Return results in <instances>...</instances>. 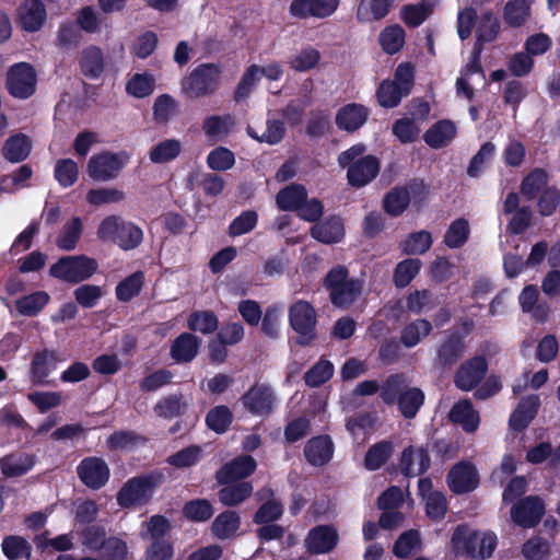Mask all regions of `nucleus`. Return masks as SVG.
<instances>
[{
  "label": "nucleus",
  "instance_id": "f257e3e1",
  "mask_svg": "<svg viewBox=\"0 0 560 560\" xmlns=\"http://www.w3.org/2000/svg\"><path fill=\"white\" fill-rule=\"evenodd\" d=\"M366 145L355 143L339 153L338 165L347 168V182L353 188H362L376 178L381 170L380 160L372 154L363 155Z\"/></svg>",
  "mask_w": 560,
  "mask_h": 560
},
{
  "label": "nucleus",
  "instance_id": "f03ea898",
  "mask_svg": "<svg viewBox=\"0 0 560 560\" xmlns=\"http://www.w3.org/2000/svg\"><path fill=\"white\" fill-rule=\"evenodd\" d=\"M164 481L165 475L159 469L131 477L117 492V504L122 509L148 505Z\"/></svg>",
  "mask_w": 560,
  "mask_h": 560
},
{
  "label": "nucleus",
  "instance_id": "7ed1b4c3",
  "mask_svg": "<svg viewBox=\"0 0 560 560\" xmlns=\"http://www.w3.org/2000/svg\"><path fill=\"white\" fill-rule=\"evenodd\" d=\"M323 285L329 293L330 303L341 310L349 308L363 291V281L350 278L343 265L332 267L324 277Z\"/></svg>",
  "mask_w": 560,
  "mask_h": 560
},
{
  "label": "nucleus",
  "instance_id": "20e7f679",
  "mask_svg": "<svg viewBox=\"0 0 560 560\" xmlns=\"http://www.w3.org/2000/svg\"><path fill=\"white\" fill-rule=\"evenodd\" d=\"M221 73L217 63H200L182 80V92L190 100L210 97L219 90Z\"/></svg>",
  "mask_w": 560,
  "mask_h": 560
},
{
  "label": "nucleus",
  "instance_id": "39448f33",
  "mask_svg": "<svg viewBox=\"0 0 560 560\" xmlns=\"http://www.w3.org/2000/svg\"><path fill=\"white\" fill-rule=\"evenodd\" d=\"M97 237L102 241H112L124 250H131L142 243L143 232L132 222L117 215H108L100 223Z\"/></svg>",
  "mask_w": 560,
  "mask_h": 560
},
{
  "label": "nucleus",
  "instance_id": "423d86ee",
  "mask_svg": "<svg viewBox=\"0 0 560 560\" xmlns=\"http://www.w3.org/2000/svg\"><path fill=\"white\" fill-rule=\"evenodd\" d=\"M98 269L94 258L84 254L62 256L49 268V275L60 281L78 284L89 280Z\"/></svg>",
  "mask_w": 560,
  "mask_h": 560
},
{
  "label": "nucleus",
  "instance_id": "0eeeda50",
  "mask_svg": "<svg viewBox=\"0 0 560 560\" xmlns=\"http://www.w3.org/2000/svg\"><path fill=\"white\" fill-rule=\"evenodd\" d=\"M288 319L290 327L298 335L299 346H311L317 339V313L308 301L298 300L292 303L288 311Z\"/></svg>",
  "mask_w": 560,
  "mask_h": 560
},
{
  "label": "nucleus",
  "instance_id": "6e6552de",
  "mask_svg": "<svg viewBox=\"0 0 560 560\" xmlns=\"http://www.w3.org/2000/svg\"><path fill=\"white\" fill-rule=\"evenodd\" d=\"M128 161L126 151H102L90 158L86 171L93 180L108 182L118 177Z\"/></svg>",
  "mask_w": 560,
  "mask_h": 560
},
{
  "label": "nucleus",
  "instance_id": "1a4fd4ad",
  "mask_svg": "<svg viewBox=\"0 0 560 560\" xmlns=\"http://www.w3.org/2000/svg\"><path fill=\"white\" fill-rule=\"evenodd\" d=\"M244 409L254 417L268 418L277 406V395L267 383H254L240 398Z\"/></svg>",
  "mask_w": 560,
  "mask_h": 560
},
{
  "label": "nucleus",
  "instance_id": "9d476101",
  "mask_svg": "<svg viewBox=\"0 0 560 560\" xmlns=\"http://www.w3.org/2000/svg\"><path fill=\"white\" fill-rule=\"evenodd\" d=\"M37 73L28 62L13 65L8 71L7 89L9 93L20 100H27L36 92Z\"/></svg>",
  "mask_w": 560,
  "mask_h": 560
},
{
  "label": "nucleus",
  "instance_id": "9b49d317",
  "mask_svg": "<svg viewBox=\"0 0 560 560\" xmlns=\"http://www.w3.org/2000/svg\"><path fill=\"white\" fill-rule=\"evenodd\" d=\"M545 512L544 500L538 495H528L515 502L511 508L510 514L512 521L517 526L533 528L540 523Z\"/></svg>",
  "mask_w": 560,
  "mask_h": 560
},
{
  "label": "nucleus",
  "instance_id": "f8f14e48",
  "mask_svg": "<svg viewBox=\"0 0 560 560\" xmlns=\"http://www.w3.org/2000/svg\"><path fill=\"white\" fill-rule=\"evenodd\" d=\"M80 481L92 490H100L109 480L110 469L102 457H84L77 466Z\"/></svg>",
  "mask_w": 560,
  "mask_h": 560
},
{
  "label": "nucleus",
  "instance_id": "ddd939ff",
  "mask_svg": "<svg viewBox=\"0 0 560 560\" xmlns=\"http://www.w3.org/2000/svg\"><path fill=\"white\" fill-rule=\"evenodd\" d=\"M465 347V336L458 330L451 331L438 347L434 366L443 371L452 370L463 358Z\"/></svg>",
  "mask_w": 560,
  "mask_h": 560
},
{
  "label": "nucleus",
  "instance_id": "4468645a",
  "mask_svg": "<svg viewBox=\"0 0 560 560\" xmlns=\"http://www.w3.org/2000/svg\"><path fill=\"white\" fill-rule=\"evenodd\" d=\"M488 372V361L483 355H475L463 362L454 375L455 386L464 392L476 388Z\"/></svg>",
  "mask_w": 560,
  "mask_h": 560
},
{
  "label": "nucleus",
  "instance_id": "2eb2a0df",
  "mask_svg": "<svg viewBox=\"0 0 560 560\" xmlns=\"http://www.w3.org/2000/svg\"><path fill=\"white\" fill-rule=\"evenodd\" d=\"M446 482L454 494L472 492L479 486L477 468L469 462H459L447 472Z\"/></svg>",
  "mask_w": 560,
  "mask_h": 560
},
{
  "label": "nucleus",
  "instance_id": "dca6fc26",
  "mask_svg": "<svg viewBox=\"0 0 560 560\" xmlns=\"http://www.w3.org/2000/svg\"><path fill=\"white\" fill-rule=\"evenodd\" d=\"M431 467L429 445L405 447L399 458V469L404 477L422 476Z\"/></svg>",
  "mask_w": 560,
  "mask_h": 560
},
{
  "label": "nucleus",
  "instance_id": "f3484780",
  "mask_svg": "<svg viewBox=\"0 0 560 560\" xmlns=\"http://www.w3.org/2000/svg\"><path fill=\"white\" fill-rule=\"evenodd\" d=\"M340 0H292L289 5L291 16L299 20L327 19L338 9Z\"/></svg>",
  "mask_w": 560,
  "mask_h": 560
},
{
  "label": "nucleus",
  "instance_id": "a211bd4d",
  "mask_svg": "<svg viewBox=\"0 0 560 560\" xmlns=\"http://www.w3.org/2000/svg\"><path fill=\"white\" fill-rule=\"evenodd\" d=\"M257 462L250 455H240L222 465L215 471V480L218 485H228L232 482L244 481L255 472Z\"/></svg>",
  "mask_w": 560,
  "mask_h": 560
},
{
  "label": "nucleus",
  "instance_id": "6ab92c4d",
  "mask_svg": "<svg viewBox=\"0 0 560 560\" xmlns=\"http://www.w3.org/2000/svg\"><path fill=\"white\" fill-rule=\"evenodd\" d=\"M371 115V109L361 103H348L338 108L335 124L341 131L353 133L361 129Z\"/></svg>",
  "mask_w": 560,
  "mask_h": 560
},
{
  "label": "nucleus",
  "instance_id": "aec40b11",
  "mask_svg": "<svg viewBox=\"0 0 560 560\" xmlns=\"http://www.w3.org/2000/svg\"><path fill=\"white\" fill-rule=\"evenodd\" d=\"M58 357L56 351L44 349L34 353L30 366V381L34 386L49 384L48 376L56 369Z\"/></svg>",
  "mask_w": 560,
  "mask_h": 560
},
{
  "label": "nucleus",
  "instance_id": "412c9836",
  "mask_svg": "<svg viewBox=\"0 0 560 560\" xmlns=\"http://www.w3.org/2000/svg\"><path fill=\"white\" fill-rule=\"evenodd\" d=\"M338 539V533L332 526L317 525L308 532L305 546L311 555H323L331 551Z\"/></svg>",
  "mask_w": 560,
  "mask_h": 560
},
{
  "label": "nucleus",
  "instance_id": "4be33fe9",
  "mask_svg": "<svg viewBox=\"0 0 560 560\" xmlns=\"http://www.w3.org/2000/svg\"><path fill=\"white\" fill-rule=\"evenodd\" d=\"M335 445L331 438L327 434L313 436L304 446V456L308 464L314 467H323L328 464L334 456Z\"/></svg>",
  "mask_w": 560,
  "mask_h": 560
},
{
  "label": "nucleus",
  "instance_id": "5701e85b",
  "mask_svg": "<svg viewBox=\"0 0 560 560\" xmlns=\"http://www.w3.org/2000/svg\"><path fill=\"white\" fill-rule=\"evenodd\" d=\"M201 346V339L192 332L179 334L171 343L170 355L175 363L186 364L192 362Z\"/></svg>",
  "mask_w": 560,
  "mask_h": 560
},
{
  "label": "nucleus",
  "instance_id": "b1692460",
  "mask_svg": "<svg viewBox=\"0 0 560 560\" xmlns=\"http://www.w3.org/2000/svg\"><path fill=\"white\" fill-rule=\"evenodd\" d=\"M540 407V398L536 394L522 397L517 407L511 413L509 425L514 432H523L535 419Z\"/></svg>",
  "mask_w": 560,
  "mask_h": 560
},
{
  "label": "nucleus",
  "instance_id": "393cba45",
  "mask_svg": "<svg viewBox=\"0 0 560 560\" xmlns=\"http://www.w3.org/2000/svg\"><path fill=\"white\" fill-rule=\"evenodd\" d=\"M47 20V12L42 0H24L19 10V24L28 33L38 32Z\"/></svg>",
  "mask_w": 560,
  "mask_h": 560
},
{
  "label": "nucleus",
  "instance_id": "a878e982",
  "mask_svg": "<svg viewBox=\"0 0 560 560\" xmlns=\"http://www.w3.org/2000/svg\"><path fill=\"white\" fill-rule=\"evenodd\" d=\"M345 233L343 220L335 214L315 223L310 230L311 236L323 244L339 243Z\"/></svg>",
  "mask_w": 560,
  "mask_h": 560
},
{
  "label": "nucleus",
  "instance_id": "bb28decb",
  "mask_svg": "<svg viewBox=\"0 0 560 560\" xmlns=\"http://www.w3.org/2000/svg\"><path fill=\"white\" fill-rule=\"evenodd\" d=\"M448 419L459 424L466 433H474L480 422L479 413L474 409L469 399H463L454 404L448 413Z\"/></svg>",
  "mask_w": 560,
  "mask_h": 560
},
{
  "label": "nucleus",
  "instance_id": "cd10ccee",
  "mask_svg": "<svg viewBox=\"0 0 560 560\" xmlns=\"http://www.w3.org/2000/svg\"><path fill=\"white\" fill-rule=\"evenodd\" d=\"M456 133V125L450 119H442L424 132L423 140L432 149H442L453 141Z\"/></svg>",
  "mask_w": 560,
  "mask_h": 560
},
{
  "label": "nucleus",
  "instance_id": "c85d7f7f",
  "mask_svg": "<svg viewBox=\"0 0 560 560\" xmlns=\"http://www.w3.org/2000/svg\"><path fill=\"white\" fill-rule=\"evenodd\" d=\"M36 464L33 454H9L0 459V469L4 477L15 478L26 475Z\"/></svg>",
  "mask_w": 560,
  "mask_h": 560
},
{
  "label": "nucleus",
  "instance_id": "c756f323",
  "mask_svg": "<svg viewBox=\"0 0 560 560\" xmlns=\"http://www.w3.org/2000/svg\"><path fill=\"white\" fill-rule=\"evenodd\" d=\"M307 198V189L304 185L292 183L280 189L276 196V202L281 211L296 212Z\"/></svg>",
  "mask_w": 560,
  "mask_h": 560
},
{
  "label": "nucleus",
  "instance_id": "7c9ffc66",
  "mask_svg": "<svg viewBox=\"0 0 560 560\" xmlns=\"http://www.w3.org/2000/svg\"><path fill=\"white\" fill-rule=\"evenodd\" d=\"M480 533L470 530L465 524H459L452 535V545L456 552L465 553L468 557H477V547L479 544Z\"/></svg>",
  "mask_w": 560,
  "mask_h": 560
},
{
  "label": "nucleus",
  "instance_id": "2f4dec72",
  "mask_svg": "<svg viewBox=\"0 0 560 560\" xmlns=\"http://www.w3.org/2000/svg\"><path fill=\"white\" fill-rule=\"evenodd\" d=\"M32 150V142L24 133L9 137L2 148V156L10 163H20L26 160Z\"/></svg>",
  "mask_w": 560,
  "mask_h": 560
},
{
  "label": "nucleus",
  "instance_id": "473e14b6",
  "mask_svg": "<svg viewBox=\"0 0 560 560\" xmlns=\"http://www.w3.org/2000/svg\"><path fill=\"white\" fill-rule=\"evenodd\" d=\"M80 70L88 79H98L104 72V56L100 47L84 48L79 58Z\"/></svg>",
  "mask_w": 560,
  "mask_h": 560
},
{
  "label": "nucleus",
  "instance_id": "72a5a7b5",
  "mask_svg": "<svg viewBox=\"0 0 560 560\" xmlns=\"http://www.w3.org/2000/svg\"><path fill=\"white\" fill-rule=\"evenodd\" d=\"M222 486L223 488L218 491V499L224 506H236L247 500L253 493L250 481H235Z\"/></svg>",
  "mask_w": 560,
  "mask_h": 560
},
{
  "label": "nucleus",
  "instance_id": "f704fd0d",
  "mask_svg": "<svg viewBox=\"0 0 560 560\" xmlns=\"http://www.w3.org/2000/svg\"><path fill=\"white\" fill-rule=\"evenodd\" d=\"M188 408L187 401L183 394H170L158 400L153 407L154 413L163 419H174L186 413Z\"/></svg>",
  "mask_w": 560,
  "mask_h": 560
},
{
  "label": "nucleus",
  "instance_id": "c9c22d12",
  "mask_svg": "<svg viewBox=\"0 0 560 560\" xmlns=\"http://www.w3.org/2000/svg\"><path fill=\"white\" fill-rule=\"evenodd\" d=\"M241 527V516L236 511L225 510L213 520L212 534L221 540L233 537Z\"/></svg>",
  "mask_w": 560,
  "mask_h": 560
},
{
  "label": "nucleus",
  "instance_id": "e433bc0d",
  "mask_svg": "<svg viewBox=\"0 0 560 560\" xmlns=\"http://www.w3.org/2000/svg\"><path fill=\"white\" fill-rule=\"evenodd\" d=\"M148 439L131 430L114 431L106 440V446L110 451H132L144 445Z\"/></svg>",
  "mask_w": 560,
  "mask_h": 560
},
{
  "label": "nucleus",
  "instance_id": "4c0bfd02",
  "mask_svg": "<svg viewBox=\"0 0 560 560\" xmlns=\"http://www.w3.org/2000/svg\"><path fill=\"white\" fill-rule=\"evenodd\" d=\"M82 42V33L74 21H63L56 32L55 45L61 50L77 49Z\"/></svg>",
  "mask_w": 560,
  "mask_h": 560
},
{
  "label": "nucleus",
  "instance_id": "58836bf2",
  "mask_svg": "<svg viewBox=\"0 0 560 560\" xmlns=\"http://www.w3.org/2000/svg\"><path fill=\"white\" fill-rule=\"evenodd\" d=\"M189 332L211 335L219 328V318L213 311H192L187 318Z\"/></svg>",
  "mask_w": 560,
  "mask_h": 560
},
{
  "label": "nucleus",
  "instance_id": "ea45409f",
  "mask_svg": "<svg viewBox=\"0 0 560 560\" xmlns=\"http://www.w3.org/2000/svg\"><path fill=\"white\" fill-rule=\"evenodd\" d=\"M432 329L431 322L425 318H417L401 329L399 341L406 348H413L420 343L422 338L429 336Z\"/></svg>",
  "mask_w": 560,
  "mask_h": 560
},
{
  "label": "nucleus",
  "instance_id": "a19ab883",
  "mask_svg": "<svg viewBox=\"0 0 560 560\" xmlns=\"http://www.w3.org/2000/svg\"><path fill=\"white\" fill-rule=\"evenodd\" d=\"M548 173L546 170L536 167L532 170L523 179L520 186L522 196L528 200H534L548 184Z\"/></svg>",
  "mask_w": 560,
  "mask_h": 560
},
{
  "label": "nucleus",
  "instance_id": "79ce46f5",
  "mask_svg": "<svg viewBox=\"0 0 560 560\" xmlns=\"http://www.w3.org/2000/svg\"><path fill=\"white\" fill-rule=\"evenodd\" d=\"M144 272L141 270L135 271L124 278L115 288L116 299L122 303L130 302L133 298L140 294L144 285Z\"/></svg>",
  "mask_w": 560,
  "mask_h": 560
},
{
  "label": "nucleus",
  "instance_id": "37998d69",
  "mask_svg": "<svg viewBox=\"0 0 560 560\" xmlns=\"http://www.w3.org/2000/svg\"><path fill=\"white\" fill-rule=\"evenodd\" d=\"M424 400L425 395L421 388L410 387L402 392L396 404L405 419H413L423 406Z\"/></svg>",
  "mask_w": 560,
  "mask_h": 560
},
{
  "label": "nucleus",
  "instance_id": "c03bdc74",
  "mask_svg": "<svg viewBox=\"0 0 560 560\" xmlns=\"http://www.w3.org/2000/svg\"><path fill=\"white\" fill-rule=\"evenodd\" d=\"M409 89H401L399 83L383 80L376 91L377 102L384 108H394L399 105L404 96L409 95Z\"/></svg>",
  "mask_w": 560,
  "mask_h": 560
},
{
  "label": "nucleus",
  "instance_id": "a18cd8bd",
  "mask_svg": "<svg viewBox=\"0 0 560 560\" xmlns=\"http://www.w3.org/2000/svg\"><path fill=\"white\" fill-rule=\"evenodd\" d=\"M410 205V196L404 186H395L383 198V209L390 217L401 215Z\"/></svg>",
  "mask_w": 560,
  "mask_h": 560
},
{
  "label": "nucleus",
  "instance_id": "49530a36",
  "mask_svg": "<svg viewBox=\"0 0 560 560\" xmlns=\"http://www.w3.org/2000/svg\"><path fill=\"white\" fill-rule=\"evenodd\" d=\"M530 15V3L527 0H509L503 7V20L510 27H521Z\"/></svg>",
  "mask_w": 560,
  "mask_h": 560
},
{
  "label": "nucleus",
  "instance_id": "de8ad7c7",
  "mask_svg": "<svg viewBox=\"0 0 560 560\" xmlns=\"http://www.w3.org/2000/svg\"><path fill=\"white\" fill-rule=\"evenodd\" d=\"M183 516L194 523H205L214 514V508L208 499L198 498L187 501L182 509Z\"/></svg>",
  "mask_w": 560,
  "mask_h": 560
},
{
  "label": "nucleus",
  "instance_id": "09e8293b",
  "mask_svg": "<svg viewBox=\"0 0 560 560\" xmlns=\"http://www.w3.org/2000/svg\"><path fill=\"white\" fill-rule=\"evenodd\" d=\"M405 38L406 32L399 24L384 27L378 35L380 45L387 55L400 51L405 45Z\"/></svg>",
  "mask_w": 560,
  "mask_h": 560
},
{
  "label": "nucleus",
  "instance_id": "8fccbe9b",
  "mask_svg": "<svg viewBox=\"0 0 560 560\" xmlns=\"http://www.w3.org/2000/svg\"><path fill=\"white\" fill-rule=\"evenodd\" d=\"M50 296L45 291H36L20 298L15 302L18 312L24 316H36L48 304Z\"/></svg>",
  "mask_w": 560,
  "mask_h": 560
},
{
  "label": "nucleus",
  "instance_id": "3c124183",
  "mask_svg": "<svg viewBox=\"0 0 560 560\" xmlns=\"http://www.w3.org/2000/svg\"><path fill=\"white\" fill-rule=\"evenodd\" d=\"M393 453V445L389 441H381L372 446L365 453L364 467L374 471L383 467Z\"/></svg>",
  "mask_w": 560,
  "mask_h": 560
},
{
  "label": "nucleus",
  "instance_id": "603ef678",
  "mask_svg": "<svg viewBox=\"0 0 560 560\" xmlns=\"http://www.w3.org/2000/svg\"><path fill=\"white\" fill-rule=\"evenodd\" d=\"M334 364L324 358H320L304 374V382L311 388H317L324 385L334 376Z\"/></svg>",
  "mask_w": 560,
  "mask_h": 560
},
{
  "label": "nucleus",
  "instance_id": "864d4df0",
  "mask_svg": "<svg viewBox=\"0 0 560 560\" xmlns=\"http://www.w3.org/2000/svg\"><path fill=\"white\" fill-rule=\"evenodd\" d=\"M470 235L469 222L465 218L454 220L444 234V244L452 249L460 248Z\"/></svg>",
  "mask_w": 560,
  "mask_h": 560
},
{
  "label": "nucleus",
  "instance_id": "5fc2aeb1",
  "mask_svg": "<svg viewBox=\"0 0 560 560\" xmlns=\"http://www.w3.org/2000/svg\"><path fill=\"white\" fill-rule=\"evenodd\" d=\"M83 231V224L79 217H73L68 221L56 240V245L62 250H72L75 248Z\"/></svg>",
  "mask_w": 560,
  "mask_h": 560
},
{
  "label": "nucleus",
  "instance_id": "6e6d98bb",
  "mask_svg": "<svg viewBox=\"0 0 560 560\" xmlns=\"http://www.w3.org/2000/svg\"><path fill=\"white\" fill-rule=\"evenodd\" d=\"M433 240L429 231L421 230L410 233L400 244L406 255H423L432 246Z\"/></svg>",
  "mask_w": 560,
  "mask_h": 560
},
{
  "label": "nucleus",
  "instance_id": "4d7b16f0",
  "mask_svg": "<svg viewBox=\"0 0 560 560\" xmlns=\"http://www.w3.org/2000/svg\"><path fill=\"white\" fill-rule=\"evenodd\" d=\"M182 152V143L177 139H165L154 145L149 153L150 161L156 164L175 160Z\"/></svg>",
  "mask_w": 560,
  "mask_h": 560
},
{
  "label": "nucleus",
  "instance_id": "13d9d810",
  "mask_svg": "<svg viewBox=\"0 0 560 560\" xmlns=\"http://www.w3.org/2000/svg\"><path fill=\"white\" fill-rule=\"evenodd\" d=\"M421 260L407 258L399 261L394 270L393 280L397 288H405L417 277L421 269Z\"/></svg>",
  "mask_w": 560,
  "mask_h": 560
},
{
  "label": "nucleus",
  "instance_id": "bf43d9fd",
  "mask_svg": "<svg viewBox=\"0 0 560 560\" xmlns=\"http://www.w3.org/2000/svg\"><path fill=\"white\" fill-rule=\"evenodd\" d=\"M233 422V413L228 406L219 405L210 409L206 416L207 427L218 434L225 433Z\"/></svg>",
  "mask_w": 560,
  "mask_h": 560
},
{
  "label": "nucleus",
  "instance_id": "052dcab7",
  "mask_svg": "<svg viewBox=\"0 0 560 560\" xmlns=\"http://www.w3.org/2000/svg\"><path fill=\"white\" fill-rule=\"evenodd\" d=\"M247 135L260 143H268L271 145L278 144L282 141L285 135L284 122L279 119H268L265 132L259 136L250 126L246 129Z\"/></svg>",
  "mask_w": 560,
  "mask_h": 560
},
{
  "label": "nucleus",
  "instance_id": "680f3d73",
  "mask_svg": "<svg viewBox=\"0 0 560 560\" xmlns=\"http://www.w3.org/2000/svg\"><path fill=\"white\" fill-rule=\"evenodd\" d=\"M406 387V377L402 373H395L384 381L380 397L386 405H394L400 398Z\"/></svg>",
  "mask_w": 560,
  "mask_h": 560
},
{
  "label": "nucleus",
  "instance_id": "e2e57ef3",
  "mask_svg": "<svg viewBox=\"0 0 560 560\" xmlns=\"http://www.w3.org/2000/svg\"><path fill=\"white\" fill-rule=\"evenodd\" d=\"M155 89L154 77L150 73H136L126 83V92L137 98H144Z\"/></svg>",
  "mask_w": 560,
  "mask_h": 560
},
{
  "label": "nucleus",
  "instance_id": "0e129e2a",
  "mask_svg": "<svg viewBox=\"0 0 560 560\" xmlns=\"http://www.w3.org/2000/svg\"><path fill=\"white\" fill-rule=\"evenodd\" d=\"M2 552L9 560L28 558L32 552L31 544L16 535L5 536L1 544Z\"/></svg>",
  "mask_w": 560,
  "mask_h": 560
},
{
  "label": "nucleus",
  "instance_id": "69168bd1",
  "mask_svg": "<svg viewBox=\"0 0 560 560\" xmlns=\"http://www.w3.org/2000/svg\"><path fill=\"white\" fill-rule=\"evenodd\" d=\"M202 457V448L199 445H189L170 455L166 462L178 469L189 468L199 463Z\"/></svg>",
  "mask_w": 560,
  "mask_h": 560
},
{
  "label": "nucleus",
  "instance_id": "338daca9",
  "mask_svg": "<svg viewBox=\"0 0 560 560\" xmlns=\"http://www.w3.org/2000/svg\"><path fill=\"white\" fill-rule=\"evenodd\" d=\"M54 176L58 184L68 188L75 184L79 177V167L72 159H60L56 162Z\"/></svg>",
  "mask_w": 560,
  "mask_h": 560
},
{
  "label": "nucleus",
  "instance_id": "774afa93",
  "mask_svg": "<svg viewBox=\"0 0 560 560\" xmlns=\"http://www.w3.org/2000/svg\"><path fill=\"white\" fill-rule=\"evenodd\" d=\"M476 36L480 42H493L500 32V21L492 11H486L477 20Z\"/></svg>",
  "mask_w": 560,
  "mask_h": 560
}]
</instances>
